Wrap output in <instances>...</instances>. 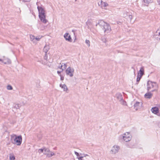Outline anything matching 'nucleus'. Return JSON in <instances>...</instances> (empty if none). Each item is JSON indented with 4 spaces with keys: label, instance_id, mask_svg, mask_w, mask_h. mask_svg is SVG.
<instances>
[{
    "label": "nucleus",
    "instance_id": "f257e3e1",
    "mask_svg": "<svg viewBox=\"0 0 160 160\" xmlns=\"http://www.w3.org/2000/svg\"><path fill=\"white\" fill-rule=\"evenodd\" d=\"M98 25L100 27L105 33H109L111 30L110 25L102 20H99L98 23L96 24V26Z\"/></svg>",
    "mask_w": 160,
    "mask_h": 160
},
{
    "label": "nucleus",
    "instance_id": "f03ea898",
    "mask_svg": "<svg viewBox=\"0 0 160 160\" xmlns=\"http://www.w3.org/2000/svg\"><path fill=\"white\" fill-rule=\"evenodd\" d=\"M10 139L12 143L20 146L22 143V138L21 135L17 136L16 134H12L10 135Z\"/></svg>",
    "mask_w": 160,
    "mask_h": 160
},
{
    "label": "nucleus",
    "instance_id": "7ed1b4c3",
    "mask_svg": "<svg viewBox=\"0 0 160 160\" xmlns=\"http://www.w3.org/2000/svg\"><path fill=\"white\" fill-rule=\"evenodd\" d=\"M37 8L39 12V17L42 22L46 23L48 20L46 19V15L45 14V11L44 8L38 6Z\"/></svg>",
    "mask_w": 160,
    "mask_h": 160
},
{
    "label": "nucleus",
    "instance_id": "20e7f679",
    "mask_svg": "<svg viewBox=\"0 0 160 160\" xmlns=\"http://www.w3.org/2000/svg\"><path fill=\"white\" fill-rule=\"evenodd\" d=\"M158 87L156 82L148 81L147 82V90L149 91L152 88H158Z\"/></svg>",
    "mask_w": 160,
    "mask_h": 160
},
{
    "label": "nucleus",
    "instance_id": "39448f33",
    "mask_svg": "<svg viewBox=\"0 0 160 160\" xmlns=\"http://www.w3.org/2000/svg\"><path fill=\"white\" fill-rule=\"evenodd\" d=\"M131 135L128 132H126L122 135L123 139L126 142L130 141L131 139Z\"/></svg>",
    "mask_w": 160,
    "mask_h": 160
},
{
    "label": "nucleus",
    "instance_id": "423d86ee",
    "mask_svg": "<svg viewBox=\"0 0 160 160\" xmlns=\"http://www.w3.org/2000/svg\"><path fill=\"white\" fill-rule=\"evenodd\" d=\"M74 69L73 68L68 67L66 70V72L67 75L70 77H72L73 76Z\"/></svg>",
    "mask_w": 160,
    "mask_h": 160
},
{
    "label": "nucleus",
    "instance_id": "0eeeda50",
    "mask_svg": "<svg viewBox=\"0 0 160 160\" xmlns=\"http://www.w3.org/2000/svg\"><path fill=\"white\" fill-rule=\"evenodd\" d=\"M44 154L46 155L47 156L48 158L51 157L55 155V154L53 152L50 151L49 149L46 148H44Z\"/></svg>",
    "mask_w": 160,
    "mask_h": 160
},
{
    "label": "nucleus",
    "instance_id": "6e6552de",
    "mask_svg": "<svg viewBox=\"0 0 160 160\" xmlns=\"http://www.w3.org/2000/svg\"><path fill=\"white\" fill-rule=\"evenodd\" d=\"M0 61L4 64H9L11 63V60L8 58L3 57V58H0Z\"/></svg>",
    "mask_w": 160,
    "mask_h": 160
},
{
    "label": "nucleus",
    "instance_id": "1a4fd4ad",
    "mask_svg": "<svg viewBox=\"0 0 160 160\" xmlns=\"http://www.w3.org/2000/svg\"><path fill=\"white\" fill-rule=\"evenodd\" d=\"M119 147L117 145L114 146L111 150L112 154H115L118 152Z\"/></svg>",
    "mask_w": 160,
    "mask_h": 160
},
{
    "label": "nucleus",
    "instance_id": "9d476101",
    "mask_svg": "<svg viewBox=\"0 0 160 160\" xmlns=\"http://www.w3.org/2000/svg\"><path fill=\"white\" fill-rule=\"evenodd\" d=\"M151 111L153 113L158 115L159 113V107L158 108L156 107H153L151 109Z\"/></svg>",
    "mask_w": 160,
    "mask_h": 160
},
{
    "label": "nucleus",
    "instance_id": "9b49d317",
    "mask_svg": "<svg viewBox=\"0 0 160 160\" xmlns=\"http://www.w3.org/2000/svg\"><path fill=\"white\" fill-rule=\"evenodd\" d=\"M154 37L157 40H160V29L156 31L155 33Z\"/></svg>",
    "mask_w": 160,
    "mask_h": 160
},
{
    "label": "nucleus",
    "instance_id": "f8f14e48",
    "mask_svg": "<svg viewBox=\"0 0 160 160\" xmlns=\"http://www.w3.org/2000/svg\"><path fill=\"white\" fill-rule=\"evenodd\" d=\"M99 6L101 5V7L102 8L105 9V8H106L108 6V3L105 2H103L102 0L101 1L100 4H98Z\"/></svg>",
    "mask_w": 160,
    "mask_h": 160
},
{
    "label": "nucleus",
    "instance_id": "ddd939ff",
    "mask_svg": "<svg viewBox=\"0 0 160 160\" xmlns=\"http://www.w3.org/2000/svg\"><path fill=\"white\" fill-rule=\"evenodd\" d=\"M64 37L66 41H68L70 42H72V39L71 36L70 35H69V34L68 33H66L64 34Z\"/></svg>",
    "mask_w": 160,
    "mask_h": 160
},
{
    "label": "nucleus",
    "instance_id": "4468645a",
    "mask_svg": "<svg viewBox=\"0 0 160 160\" xmlns=\"http://www.w3.org/2000/svg\"><path fill=\"white\" fill-rule=\"evenodd\" d=\"M142 105V103H141L136 102L134 104V108L137 110L141 107Z\"/></svg>",
    "mask_w": 160,
    "mask_h": 160
},
{
    "label": "nucleus",
    "instance_id": "2eb2a0df",
    "mask_svg": "<svg viewBox=\"0 0 160 160\" xmlns=\"http://www.w3.org/2000/svg\"><path fill=\"white\" fill-rule=\"evenodd\" d=\"M144 67H142L140 69L138 73V75L140 76V77H142L143 75L144 74Z\"/></svg>",
    "mask_w": 160,
    "mask_h": 160
},
{
    "label": "nucleus",
    "instance_id": "dca6fc26",
    "mask_svg": "<svg viewBox=\"0 0 160 160\" xmlns=\"http://www.w3.org/2000/svg\"><path fill=\"white\" fill-rule=\"evenodd\" d=\"M116 97L119 101H123L122 95L121 93H118L116 94Z\"/></svg>",
    "mask_w": 160,
    "mask_h": 160
},
{
    "label": "nucleus",
    "instance_id": "f3484780",
    "mask_svg": "<svg viewBox=\"0 0 160 160\" xmlns=\"http://www.w3.org/2000/svg\"><path fill=\"white\" fill-rule=\"evenodd\" d=\"M152 96V94L150 92L146 93L144 95V97L146 98L150 99Z\"/></svg>",
    "mask_w": 160,
    "mask_h": 160
},
{
    "label": "nucleus",
    "instance_id": "a211bd4d",
    "mask_svg": "<svg viewBox=\"0 0 160 160\" xmlns=\"http://www.w3.org/2000/svg\"><path fill=\"white\" fill-rule=\"evenodd\" d=\"M144 5L147 6H148L149 3L152 2V0H143Z\"/></svg>",
    "mask_w": 160,
    "mask_h": 160
},
{
    "label": "nucleus",
    "instance_id": "6ab92c4d",
    "mask_svg": "<svg viewBox=\"0 0 160 160\" xmlns=\"http://www.w3.org/2000/svg\"><path fill=\"white\" fill-rule=\"evenodd\" d=\"M60 87L63 89V90L64 91L66 92L68 90V88L67 86L65 84L63 85L60 84Z\"/></svg>",
    "mask_w": 160,
    "mask_h": 160
},
{
    "label": "nucleus",
    "instance_id": "aec40b11",
    "mask_svg": "<svg viewBox=\"0 0 160 160\" xmlns=\"http://www.w3.org/2000/svg\"><path fill=\"white\" fill-rule=\"evenodd\" d=\"M133 14L134 12L133 11L132 12H130L128 16V18H127V19L130 20V21H131L132 18V15Z\"/></svg>",
    "mask_w": 160,
    "mask_h": 160
},
{
    "label": "nucleus",
    "instance_id": "412c9836",
    "mask_svg": "<svg viewBox=\"0 0 160 160\" xmlns=\"http://www.w3.org/2000/svg\"><path fill=\"white\" fill-rule=\"evenodd\" d=\"M50 49L49 46L48 45H46L43 48V51L46 53H47V52Z\"/></svg>",
    "mask_w": 160,
    "mask_h": 160
},
{
    "label": "nucleus",
    "instance_id": "4be33fe9",
    "mask_svg": "<svg viewBox=\"0 0 160 160\" xmlns=\"http://www.w3.org/2000/svg\"><path fill=\"white\" fill-rule=\"evenodd\" d=\"M31 40L33 42H35V37L33 35H31L30 36Z\"/></svg>",
    "mask_w": 160,
    "mask_h": 160
},
{
    "label": "nucleus",
    "instance_id": "5701e85b",
    "mask_svg": "<svg viewBox=\"0 0 160 160\" xmlns=\"http://www.w3.org/2000/svg\"><path fill=\"white\" fill-rule=\"evenodd\" d=\"M142 76L140 77V76L138 75L137 78V83H136V84H138V82L140 80L141 78H142Z\"/></svg>",
    "mask_w": 160,
    "mask_h": 160
},
{
    "label": "nucleus",
    "instance_id": "b1692460",
    "mask_svg": "<svg viewBox=\"0 0 160 160\" xmlns=\"http://www.w3.org/2000/svg\"><path fill=\"white\" fill-rule=\"evenodd\" d=\"M42 37V36H40L35 37V42L36 41H39Z\"/></svg>",
    "mask_w": 160,
    "mask_h": 160
},
{
    "label": "nucleus",
    "instance_id": "393cba45",
    "mask_svg": "<svg viewBox=\"0 0 160 160\" xmlns=\"http://www.w3.org/2000/svg\"><path fill=\"white\" fill-rule=\"evenodd\" d=\"M129 13V12H123V17H128Z\"/></svg>",
    "mask_w": 160,
    "mask_h": 160
},
{
    "label": "nucleus",
    "instance_id": "a878e982",
    "mask_svg": "<svg viewBox=\"0 0 160 160\" xmlns=\"http://www.w3.org/2000/svg\"><path fill=\"white\" fill-rule=\"evenodd\" d=\"M62 65H63V68L62 69V71H63L64 69H65L67 67V64L62 63Z\"/></svg>",
    "mask_w": 160,
    "mask_h": 160
},
{
    "label": "nucleus",
    "instance_id": "bb28decb",
    "mask_svg": "<svg viewBox=\"0 0 160 160\" xmlns=\"http://www.w3.org/2000/svg\"><path fill=\"white\" fill-rule=\"evenodd\" d=\"M86 25L88 26L90 25L91 24V22L90 20H88V21L86 22Z\"/></svg>",
    "mask_w": 160,
    "mask_h": 160
},
{
    "label": "nucleus",
    "instance_id": "cd10ccee",
    "mask_svg": "<svg viewBox=\"0 0 160 160\" xmlns=\"http://www.w3.org/2000/svg\"><path fill=\"white\" fill-rule=\"evenodd\" d=\"M7 89L8 90H11L12 89V88L11 85H8L7 86Z\"/></svg>",
    "mask_w": 160,
    "mask_h": 160
},
{
    "label": "nucleus",
    "instance_id": "c85d7f7f",
    "mask_svg": "<svg viewBox=\"0 0 160 160\" xmlns=\"http://www.w3.org/2000/svg\"><path fill=\"white\" fill-rule=\"evenodd\" d=\"M44 152V148L43 149H39L38 150V152L39 153H41L42 152Z\"/></svg>",
    "mask_w": 160,
    "mask_h": 160
},
{
    "label": "nucleus",
    "instance_id": "c756f323",
    "mask_svg": "<svg viewBox=\"0 0 160 160\" xmlns=\"http://www.w3.org/2000/svg\"><path fill=\"white\" fill-rule=\"evenodd\" d=\"M85 42L88 45V47H89L90 46V41L89 40H86L85 41Z\"/></svg>",
    "mask_w": 160,
    "mask_h": 160
},
{
    "label": "nucleus",
    "instance_id": "7c9ffc66",
    "mask_svg": "<svg viewBox=\"0 0 160 160\" xmlns=\"http://www.w3.org/2000/svg\"><path fill=\"white\" fill-rule=\"evenodd\" d=\"M9 158L11 160H14L15 159V157L13 156H10Z\"/></svg>",
    "mask_w": 160,
    "mask_h": 160
},
{
    "label": "nucleus",
    "instance_id": "2f4dec72",
    "mask_svg": "<svg viewBox=\"0 0 160 160\" xmlns=\"http://www.w3.org/2000/svg\"><path fill=\"white\" fill-rule=\"evenodd\" d=\"M44 58L45 60H47L48 59V55L47 53H45V55L44 57Z\"/></svg>",
    "mask_w": 160,
    "mask_h": 160
},
{
    "label": "nucleus",
    "instance_id": "473e14b6",
    "mask_svg": "<svg viewBox=\"0 0 160 160\" xmlns=\"http://www.w3.org/2000/svg\"><path fill=\"white\" fill-rule=\"evenodd\" d=\"M14 107L15 108H16V109H18L19 108V106L18 104H16L14 106Z\"/></svg>",
    "mask_w": 160,
    "mask_h": 160
},
{
    "label": "nucleus",
    "instance_id": "72a5a7b5",
    "mask_svg": "<svg viewBox=\"0 0 160 160\" xmlns=\"http://www.w3.org/2000/svg\"><path fill=\"white\" fill-rule=\"evenodd\" d=\"M74 153H75V154L77 155V156L78 157H79V155L78 152L75 151Z\"/></svg>",
    "mask_w": 160,
    "mask_h": 160
},
{
    "label": "nucleus",
    "instance_id": "f704fd0d",
    "mask_svg": "<svg viewBox=\"0 0 160 160\" xmlns=\"http://www.w3.org/2000/svg\"><path fill=\"white\" fill-rule=\"evenodd\" d=\"M83 158V157H78L79 160H82Z\"/></svg>",
    "mask_w": 160,
    "mask_h": 160
},
{
    "label": "nucleus",
    "instance_id": "c9c22d12",
    "mask_svg": "<svg viewBox=\"0 0 160 160\" xmlns=\"http://www.w3.org/2000/svg\"><path fill=\"white\" fill-rule=\"evenodd\" d=\"M60 77H61V78H60V79L62 81V80H63V79H64V77L62 76L61 75H60Z\"/></svg>",
    "mask_w": 160,
    "mask_h": 160
},
{
    "label": "nucleus",
    "instance_id": "e433bc0d",
    "mask_svg": "<svg viewBox=\"0 0 160 160\" xmlns=\"http://www.w3.org/2000/svg\"><path fill=\"white\" fill-rule=\"evenodd\" d=\"M62 67H63V65H61V66H58V68H59L60 69H62L63 68Z\"/></svg>",
    "mask_w": 160,
    "mask_h": 160
},
{
    "label": "nucleus",
    "instance_id": "4c0bfd02",
    "mask_svg": "<svg viewBox=\"0 0 160 160\" xmlns=\"http://www.w3.org/2000/svg\"><path fill=\"white\" fill-rule=\"evenodd\" d=\"M62 70L61 71H57V73L60 75H61L60 73H61V72H62Z\"/></svg>",
    "mask_w": 160,
    "mask_h": 160
},
{
    "label": "nucleus",
    "instance_id": "58836bf2",
    "mask_svg": "<svg viewBox=\"0 0 160 160\" xmlns=\"http://www.w3.org/2000/svg\"><path fill=\"white\" fill-rule=\"evenodd\" d=\"M158 116H160V106H159V113L158 114Z\"/></svg>",
    "mask_w": 160,
    "mask_h": 160
},
{
    "label": "nucleus",
    "instance_id": "ea45409f",
    "mask_svg": "<svg viewBox=\"0 0 160 160\" xmlns=\"http://www.w3.org/2000/svg\"><path fill=\"white\" fill-rule=\"evenodd\" d=\"M153 88V89L152 90V92H153L154 91H156L157 89V88Z\"/></svg>",
    "mask_w": 160,
    "mask_h": 160
},
{
    "label": "nucleus",
    "instance_id": "a19ab883",
    "mask_svg": "<svg viewBox=\"0 0 160 160\" xmlns=\"http://www.w3.org/2000/svg\"><path fill=\"white\" fill-rule=\"evenodd\" d=\"M42 64L46 65L47 64L45 62H41Z\"/></svg>",
    "mask_w": 160,
    "mask_h": 160
},
{
    "label": "nucleus",
    "instance_id": "79ce46f5",
    "mask_svg": "<svg viewBox=\"0 0 160 160\" xmlns=\"http://www.w3.org/2000/svg\"><path fill=\"white\" fill-rule=\"evenodd\" d=\"M117 23L118 24H120L121 23V22H117Z\"/></svg>",
    "mask_w": 160,
    "mask_h": 160
},
{
    "label": "nucleus",
    "instance_id": "37998d69",
    "mask_svg": "<svg viewBox=\"0 0 160 160\" xmlns=\"http://www.w3.org/2000/svg\"><path fill=\"white\" fill-rule=\"evenodd\" d=\"M158 126H159V127L160 128V123H159V124H158Z\"/></svg>",
    "mask_w": 160,
    "mask_h": 160
},
{
    "label": "nucleus",
    "instance_id": "c03bdc74",
    "mask_svg": "<svg viewBox=\"0 0 160 160\" xmlns=\"http://www.w3.org/2000/svg\"><path fill=\"white\" fill-rule=\"evenodd\" d=\"M103 42H106V40H105V41H103Z\"/></svg>",
    "mask_w": 160,
    "mask_h": 160
},
{
    "label": "nucleus",
    "instance_id": "a18cd8bd",
    "mask_svg": "<svg viewBox=\"0 0 160 160\" xmlns=\"http://www.w3.org/2000/svg\"><path fill=\"white\" fill-rule=\"evenodd\" d=\"M77 0H75V1H76Z\"/></svg>",
    "mask_w": 160,
    "mask_h": 160
}]
</instances>
